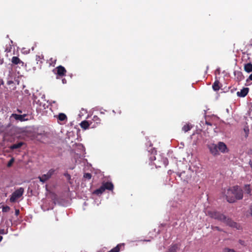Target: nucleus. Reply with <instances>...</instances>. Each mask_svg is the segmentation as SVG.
Returning a JSON list of instances; mask_svg holds the SVG:
<instances>
[{
    "instance_id": "nucleus-46",
    "label": "nucleus",
    "mask_w": 252,
    "mask_h": 252,
    "mask_svg": "<svg viewBox=\"0 0 252 252\" xmlns=\"http://www.w3.org/2000/svg\"><path fill=\"white\" fill-rule=\"evenodd\" d=\"M10 42H11V43H13V41L12 40H10Z\"/></svg>"
},
{
    "instance_id": "nucleus-23",
    "label": "nucleus",
    "mask_w": 252,
    "mask_h": 252,
    "mask_svg": "<svg viewBox=\"0 0 252 252\" xmlns=\"http://www.w3.org/2000/svg\"><path fill=\"white\" fill-rule=\"evenodd\" d=\"M58 120L61 121H66L67 120V116L64 113H60L58 115Z\"/></svg>"
},
{
    "instance_id": "nucleus-12",
    "label": "nucleus",
    "mask_w": 252,
    "mask_h": 252,
    "mask_svg": "<svg viewBox=\"0 0 252 252\" xmlns=\"http://www.w3.org/2000/svg\"><path fill=\"white\" fill-rule=\"evenodd\" d=\"M249 89L248 88H244L240 92H237V94L239 97H245L248 94Z\"/></svg>"
},
{
    "instance_id": "nucleus-16",
    "label": "nucleus",
    "mask_w": 252,
    "mask_h": 252,
    "mask_svg": "<svg viewBox=\"0 0 252 252\" xmlns=\"http://www.w3.org/2000/svg\"><path fill=\"white\" fill-rule=\"evenodd\" d=\"M11 62L14 64H22V65H24V63L18 57L16 56L12 58Z\"/></svg>"
},
{
    "instance_id": "nucleus-33",
    "label": "nucleus",
    "mask_w": 252,
    "mask_h": 252,
    "mask_svg": "<svg viewBox=\"0 0 252 252\" xmlns=\"http://www.w3.org/2000/svg\"><path fill=\"white\" fill-rule=\"evenodd\" d=\"M10 208L9 206H6L2 207V212H7L10 210Z\"/></svg>"
},
{
    "instance_id": "nucleus-40",
    "label": "nucleus",
    "mask_w": 252,
    "mask_h": 252,
    "mask_svg": "<svg viewBox=\"0 0 252 252\" xmlns=\"http://www.w3.org/2000/svg\"><path fill=\"white\" fill-rule=\"evenodd\" d=\"M214 229H215L218 231H221V229L218 226H215V227H214Z\"/></svg>"
},
{
    "instance_id": "nucleus-4",
    "label": "nucleus",
    "mask_w": 252,
    "mask_h": 252,
    "mask_svg": "<svg viewBox=\"0 0 252 252\" xmlns=\"http://www.w3.org/2000/svg\"><path fill=\"white\" fill-rule=\"evenodd\" d=\"M154 164L156 166L160 167L163 165L165 167L168 164V160L166 158L160 157L158 158V160L154 162Z\"/></svg>"
},
{
    "instance_id": "nucleus-38",
    "label": "nucleus",
    "mask_w": 252,
    "mask_h": 252,
    "mask_svg": "<svg viewBox=\"0 0 252 252\" xmlns=\"http://www.w3.org/2000/svg\"><path fill=\"white\" fill-rule=\"evenodd\" d=\"M15 215L16 216H18L20 214V211H19V209H16L15 210Z\"/></svg>"
},
{
    "instance_id": "nucleus-15",
    "label": "nucleus",
    "mask_w": 252,
    "mask_h": 252,
    "mask_svg": "<svg viewBox=\"0 0 252 252\" xmlns=\"http://www.w3.org/2000/svg\"><path fill=\"white\" fill-rule=\"evenodd\" d=\"M179 249V245L177 244H172L168 249L166 252H176Z\"/></svg>"
},
{
    "instance_id": "nucleus-25",
    "label": "nucleus",
    "mask_w": 252,
    "mask_h": 252,
    "mask_svg": "<svg viewBox=\"0 0 252 252\" xmlns=\"http://www.w3.org/2000/svg\"><path fill=\"white\" fill-rule=\"evenodd\" d=\"M243 131L245 133V138H247L249 134V128L248 126H245L243 128Z\"/></svg>"
},
{
    "instance_id": "nucleus-27",
    "label": "nucleus",
    "mask_w": 252,
    "mask_h": 252,
    "mask_svg": "<svg viewBox=\"0 0 252 252\" xmlns=\"http://www.w3.org/2000/svg\"><path fill=\"white\" fill-rule=\"evenodd\" d=\"M246 192L249 194H251V189L250 185H246L244 188Z\"/></svg>"
},
{
    "instance_id": "nucleus-2",
    "label": "nucleus",
    "mask_w": 252,
    "mask_h": 252,
    "mask_svg": "<svg viewBox=\"0 0 252 252\" xmlns=\"http://www.w3.org/2000/svg\"><path fill=\"white\" fill-rule=\"evenodd\" d=\"M208 215L211 218L222 221L225 220V216L219 212L210 211L208 212Z\"/></svg>"
},
{
    "instance_id": "nucleus-42",
    "label": "nucleus",
    "mask_w": 252,
    "mask_h": 252,
    "mask_svg": "<svg viewBox=\"0 0 252 252\" xmlns=\"http://www.w3.org/2000/svg\"><path fill=\"white\" fill-rule=\"evenodd\" d=\"M249 79L252 81V73L249 76Z\"/></svg>"
},
{
    "instance_id": "nucleus-35",
    "label": "nucleus",
    "mask_w": 252,
    "mask_h": 252,
    "mask_svg": "<svg viewBox=\"0 0 252 252\" xmlns=\"http://www.w3.org/2000/svg\"><path fill=\"white\" fill-rule=\"evenodd\" d=\"M14 160V158H11V159L9 161L8 163H7V166H8V167H10V166H11V165L12 164V163H13Z\"/></svg>"
},
{
    "instance_id": "nucleus-14",
    "label": "nucleus",
    "mask_w": 252,
    "mask_h": 252,
    "mask_svg": "<svg viewBox=\"0 0 252 252\" xmlns=\"http://www.w3.org/2000/svg\"><path fill=\"white\" fill-rule=\"evenodd\" d=\"M217 146L218 149L223 153H225L227 151L226 145L223 142H219Z\"/></svg>"
},
{
    "instance_id": "nucleus-36",
    "label": "nucleus",
    "mask_w": 252,
    "mask_h": 252,
    "mask_svg": "<svg viewBox=\"0 0 252 252\" xmlns=\"http://www.w3.org/2000/svg\"><path fill=\"white\" fill-rule=\"evenodd\" d=\"M64 176L67 178L68 180H70L71 179V176L67 173H64Z\"/></svg>"
},
{
    "instance_id": "nucleus-13",
    "label": "nucleus",
    "mask_w": 252,
    "mask_h": 252,
    "mask_svg": "<svg viewBox=\"0 0 252 252\" xmlns=\"http://www.w3.org/2000/svg\"><path fill=\"white\" fill-rule=\"evenodd\" d=\"M12 116L15 120H19L21 122L28 120L27 119L25 118V117H26L27 116V115L26 114L19 115L17 114H13Z\"/></svg>"
},
{
    "instance_id": "nucleus-10",
    "label": "nucleus",
    "mask_w": 252,
    "mask_h": 252,
    "mask_svg": "<svg viewBox=\"0 0 252 252\" xmlns=\"http://www.w3.org/2000/svg\"><path fill=\"white\" fill-rule=\"evenodd\" d=\"M209 149L211 154L213 155H219L218 148L217 145L214 144H211L209 146Z\"/></svg>"
},
{
    "instance_id": "nucleus-29",
    "label": "nucleus",
    "mask_w": 252,
    "mask_h": 252,
    "mask_svg": "<svg viewBox=\"0 0 252 252\" xmlns=\"http://www.w3.org/2000/svg\"><path fill=\"white\" fill-rule=\"evenodd\" d=\"M223 252H237L233 249L225 248L223 250Z\"/></svg>"
},
{
    "instance_id": "nucleus-9",
    "label": "nucleus",
    "mask_w": 252,
    "mask_h": 252,
    "mask_svg": "<svg viewBox=\"0 0 252 252\" xmlns=\"http://www.w3.org/2000/svg\"><path fill=\"white\" fill-rule=\"evenodd\" d=\"M151 152H150V151H148L147 152V155L149 156V160L151 162H153L155 160H157V158L155 156V155L156 154V150H155V149H151Z\"/></svg>"
},
{
    "instance_id": "nucleus-11",
    "label": "nucleus",
    "mask_w": 252,
    "mask_h": 252,
    "mask_svg": "<svg viewBox=\"0 0 252 252\" xmlns=\"http://www.w3.org/2000/svg\"><path fill=\"white\" fill-rule=\"evenodd\" d=\"M234 74L236 80L238 82L241 81L244 79V76L243 73L240 71H235Z\"/></svg>"
},
{
    "instance_id": "nucleus-8",
    "label": "nucleus",
    "mask_w": 252,
    "mask_h": 252,
    "mask_svg": "<svg viewBox=\"0 0 252 252\" xmlns=\"http://www.w3.org/2000/svg\"><path fill=\"white\" fill-rule=\"evenodd\" d=\"M222 222L230 227L237 228L238 224L233 221L231 219L227 218L226 216L225 220Z\"/></svg>"
},
{
    "instance_id": "nucleus-32",
    "label": "nucleus",
    "mask_w": 252,
    "mask_h": 252,
    "mask_svg": "<svg viewBox=\"0 0 252 252\" xmlns=\"http://www.w3.org/2000/svg\"><path fill=\"white\" fill-rule=\"evenodd\" d=\"M12 49V46L11 44H9L8 46L6 45V48L5 49V51L6 52H11Z\"/></svg>"
},
{
    "instance_id": "nucleus-31",
    "label": "nucleus",
    "mask_w": 252,
    "mask_h": 252,
    "mask_svg": "<svg viewBox=\"0 0 252 252\" xmlns=\"http://www.w3.org/2000/svg\"><path fill=\"white\" fill-rule=\"evenodd\" d=\"M55 172V170L54 169H51L50 170H49V171L47 172V174L50 177V178L51 177V176L53 175V174Z\"/></svg>"
},
{
    "instance_id": "nucleus-19",
    "label": "nucleus",
    "mask_w": 252,
    "mask_h": 252,
    "mask_svg": "<svg viewBox=\"0 0 252 252\" xmlns=\"http://www.w3.org/2000/svg\"><path fill=\"white\" fill-rule=\"evenodd\" d=\"M24 144V143L23 142H20L18 143L13 144L10 146V149L12 150H13L14 149H18L21 148L23 145Z\"/></svg>"
},
{
    "instance_id": "nucleus-6",
    "label": "nucleus",
    "mask_w": 252,
    "mask_h": 252,
    "mask_svg": "<svg viewBox=\"0 0 252 252\" xmlns=\"http://www.w3.org/2000/svg\"><path fill=\"white\" fill-rule=\"evenodd\" d=\"M80 126L81 128L84 129H88L90 126L92 128L96 127L95 124H93V122L90 121H83L80 123Z\"/></svg>"
},
{
    "instance_id": "nucleus-7",
    "label": "nucleus",
    "mask_w": 252,
    "mask_h": 252,
    "mask_svg": "<svg viewBox=\"0 0 252 252\" xmlns=\"http://www.w3.org/2000/svg\"><path fill=\"white\" fill-rule=\"evenodd\" d=\"M55 69L57 71L56 74H57V75L60 77H63L65 75V74L66 73V70L63 66L62 65H59L57 66L55 68Z\"/></svg>"
},
{
    "instance_id": "nucleus-44",
    "label": "nucleus",
    "mask_w": 252,
    "mask_h": 252,
    "mask_svg": "<svg viewBox=\"0 0 252 252\" xmlns=\"http://www.w3.org/2000/svg\"><path fill=\"white\" fill-rule=\"evenodd\" d=\"M62 81H63V83H65L64 81H66V80L64 79H63Z\"/></svg>"
},
{
    "instance_id": "nucleus-20",
    "label": "nucleus",
    "mask_w": 252,
    "mask_h": 252,
    "mask_svg": "<svg viewBox=\"0 0 252 252\" xmlns=\"http://www.w3.org/2000/svg\"><path fill=\"white\" fill-rule=\"evenodd\" d=\"M91 121L93 122V124H95L96 126L101 123V120L97 116H94Z\"/></svg>"
},
{
    "instance_id": "nucleus-37",
    "label": "nucleus",
    "mask_w": 252,
    "mask_h": 252,
    "mask_svg": "<svg viewBox=\"0 0 252 252\" xmlns=\"http://www.w3.org/2000/svg\"><path fill=\"white\" fill-rule=\"evenodd\" d=\"M239 243L241 245L245 246V241H243V240H239Z\"/></svg>"
},
{
    "instance_id": "nucleus-28",
    "label": "nucleus",
    "mask_w": 252,
    "mask_h": 252,
    "mask_svg": "<svg viewBox=\"0 0 252 252\" xmlns=\"http://www.w3.org/2000/svg\"><path fill=\"white\" fill-rule=\"evenodd\" d=\"M83 177L86 179L90 180L92 178V174L89 173H86L84 174Z\"/></svg>"
},
{
    "instance_id": "nucleus-24",
    "label": "nucleus",
    "mask_w": 252,
    "mask_h": 252,
    "mask_svg": "<svg viewBox=\"0 0 252 252\" xmlns=\"http://www.w3.org/2000/svg\"><path fill=\"white\" fill-rule=\"evenodd\" d=\"M213 89L214 91H217L219 90L220 87L219 86V81H216L213 86H212Z\"/></svg>"
},
{
    "instance_id": "nucleus-22",
    "label": "nucleus",
    "mask_w": 252,
    "mask_h": 252,
    "mask_svg": "<svg viewBox=\"0 0 252 252\" xmlns=\"http://www.w3.org/2000/svg\"><path fill=\"white\" fill-rule=\"evenodd\" d=\"M105 190L103 186L102 185L99 189H95L94 193L96 195H99L102 194Z\"/></svg>"
},
{
    "instance_id": "nucleus-43",
    "label": "nucleus",
    "mask_w": 252,
    "mask_h": 252,
    "mask_svg": "<svg viewBox=\"0 0 252 252\" xmlns=\"http://www.w3.org/2000/svg\"><path fill=\"white\" fill-rule=\"evenodd\" d=\"M3 237L1 236H0V242L2 241Z\"/></svg>"
},
{
    "instance_id": "nucleus-1",
    "label": "nucleus",
    "mask_w": 252,
    "mask_h": 252,
    "mask_svg": "<svg viewBox=\"0 0 252 252\" xmlns=\"http://www.w3.org/2000/svg\"><path fill=\"white\" fill-rule=\"evenodd\" d=\"M222 194L229 203H234L236 200L242 199L243 197V190L238 186L224 189Z\"/></svg>"
},
{
    "instance_id": "nucleus-5",
    "label": "nucleus",
    "mask_w": 252,
    "mask_h": 252,
    "mask_svg": "<svg viewBox=\"0 0 252 252\" xmlns=\"http://www.w3.org/2000/svg\"><path fill=\"white\" fill-rule=\"evenodd\" d=\"M179 177L181 180L186 184L188 183L191 179V175L188 172L183 171L179 174Z\"/></svg>"
},
{
    "instance_id": "nucleus-45",
    "label": "nucleus",
    "mask_w": 252,
    "mask_h": 252,
    "mask_svg": "<svg viewBox=\"0 0 252 252\" xmlns=\"http://www.w3.org/2000/svg\"><path fill=\"white\" fill-rule=\"evenodd\" d=\"M18 111L19 112H20V113H21V112H21V111H20V110H18Z\"/></svg>"
},
{
    "instance_id": "nucleus-3",
    "label": "nucleus",
    "mask_w": 252,
    "mask_h": 252,
    "mask_svg": "<svg viewBox=\"0 0 252 252\" xmlns=\"http://www.w3.org/2000/svg\"><path fill=\"white\" fill-rule=\"evenodd\" d=\"M24 192V189L23 188H20L16 189L12 193L10 198V201L11 202H15L17 199L21 197Z\"/></svg>"
},
{
    "instance_id": "nucleus-17",
    "label": "nucleus",
    "mask_w": 252,
    "mask_h": 252,
    "mask_svg": "<svg viewBox=\"0 0 252 252\" xmlns=\"http://www.w3.org/2000/svg\"><path fill=\"white\" fill-rule=\"evenodd\" d=\"M103 187L105 189H108L109 190H112L114 188V186L111 182H106L102 184Z\"/></svg>"
},
{
    "instance_id": "nucleus-18",
    "label": "nucleus",
    "mask_w": 252,
    "mask_h": 252,
    "mask_svg": "<svg viewBox=\"0 0 252 252\" xmlns=\"http://www.w3.org/2000/svg\"><path fill=\"white\" fill-rule=\"evenodd\" d=\"M244 69V70L248 73L252 72V63H248L245 64Z\"/></svg>"
},
{
    "instance_id": "nucleus-21",
    "label": "nucleus",
    "mask_w": 252,
    "mask_h": 252,
    "mask_svg": "<svg viewBox=\"0 0 252 252\" xmlns=\"http://www.w3.org/2000/svg\"><path fill=\"white\" fill-rule=\"evenodd\" d=\"M50 178V177L47 174H43L42 176L38 177V179H39L40 181L42 183L45 182Z\"/></svg>"
},
{
    "instance_id": "nucleus-41",
    "label": "nucleus",
    "mask_w": 252,
    "mask_h": 252,
    "mask_svg": "<svg viewBox=\"0 0 252 252\" xmlns=\"http://www.w3.org/2000/svg\"><path fill=\"white\" fill-rule=\"evenodd\" d=\"M250 211H251V216H252V205H251L250 206Z\"/></svg>"
},
{
    "instance_id": "nucleus-26",
    "label": "nucleus",
    "mask_w": 252,
    "mask_h": 252,
    "mask_svg": "<svg viewBox=\"0 0 252 252\" xmlns=\"http://www.w3.org/2000/svg\"><path fill=\"white\" fill-rule=\"evenodd\" d=\"M192 126L189 125V124H186L185 125V126H184L182 127V130L186 132H188V131L190 130V129L191 128Z\"/></svg>"
},
{
    "instance_id": "nucleus-34",
    "label": "nucleus",
    "mask_w": 252,
    "mask_h": 252,
    "mask_svg": "<svg viewBox=\"0 0 252 252\" xmlns=\"http://www.w3.org/2000/svg\"><path fill=\"white\" fill-rule=\"evenodd\" d=\"M8 233V229L5 230L4 229H0V234H6Z\"/></svg>"
},
{
    "instance_id": "nucleus-39",
    "label": "nucleus",
    "mask_w": 252,
    "mask_h": 252,
    "mask_svg": "<svg viewBox=\"0 0 252 252\" xmlns=\"http://www.w3.org/2000/svg\"><path fill=\"white\" fill-rule=\"evenodd\" d=\"M205 124L208 125V126H211L212 125V123L209 122H208L207 120H206L205 121Z\"/></svg>"
},
{
    "instance_id": "nucleus-30",
    "label": "nucleus",
    "mask_w": 252,
    "mask_h": 252,
    "mask_svg": "<svg viewBox=\"0 0 252 252\" xmlns=\"http://www.w3.org/2000/svg\"><path fill=\"white\" fill-rule=\"evenodd\" d=\"M43 58L41 57V56H36V60L37 61V63H38V62H39V64L40 65H41V64H42V61H41L42 59Z\"/></svg>"
}]
</instances>
